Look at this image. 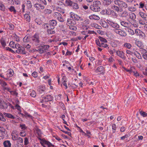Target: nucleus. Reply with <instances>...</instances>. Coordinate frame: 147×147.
<instances>
[{"label":"nucleus","mask_w":147,"mask_h":147,"mask_svg":"<svg viewBox=\"0 0 147 147\" xmlns=\"http://www.w3.org/2000/svg\"><path fill=\"white\" fill-rule=\"evenodd\" d=\"M101 3L98 1H96L93 2V5L90 6V9L92 11L98 12L100 10V6Z\"/></svg>","instance_id":"obj_1"},{"label":"nucleus","mask_w":147,"mask_h":147,"mask_svg":"<svg viewBox=\"0 0 147 147\" xmlns=\"http://www.w3.org/2000/svg\"><path fill=\"white\" fill-rule=\"evenodd\" d=\"M135 3L134 5V6L137 8H143L144 6V4L140 0H136L134 2Z\"/></svg>","instance_id":"obj_2"},{"label":"nucleus","mask_w":147,"mask_h":147,"mask_svg":"<svg viewBox=\"0 0 147 147\" xmlns=\"http://www.w3.org/2000/svg\"><path fill=\"white\" fill-rule=\"evenodd\" d=\"M30 38L35 43H39L40 41L38 35L36 34H35L33 36L31 37Z\"/></svg>","instance_id":"obj_3"},{"label":"nucleus","mask_w":147,"mask_h":147,"mask_svg":"<svg viewBox=\"0 0 147 147\" xmlns=\"http://www.w3.org/2000/svg\"><path fill=\"white\" fill-rule=\"evenodd\" d=\"M54 16L55 18L57 19L59 21L61 22H63L64 20L62 17L60 13L58 12H55L54 13Z\"/></svg>","instance_id":"obj_4"},{"label":"nucleus","mask_w":147,"mask_h":147,"mask_svg":"<svg viewBox=\"0 0 147 147\" xmlns=\"http://www.w3.org/2000/svg\"><path fill=\"white\" fill-rule=\"evenodd\" d=\"M38 138V140H40V141H42L43 142L45 143V144L47 145L48 147H51V146H54V145L52 144L51 143L48 141H47L45 140L42 139L39 137Z\"/></svg>","instance_id":"obj_5"},{"label":"nucleus","mask_w":147,"mask_h":147,"mask_svg":"<svg viewBox=\"0 0 147 147\" xmlns=\"http://www.w3.org/2000/svg\"><path fill=\"white\" fill-rule=\"evenodd\" d=\"M116 54L117 55L121 58L125 59V57H124V54L122 51H116Z\"/></svg>","instance_id":"obj_6"},{"label":"nucleus","mask_w":147,"mask_h":147,"mask_svg":"<svg viewBox=\"0 0 147 147\" xmlns=\"http://www.w3.org/2000/svg\"><path fill=\"white\" fill-rule=\"evenodd\" d=\"M104 68L102 66H100L97 67V69L96 70V72L98 73V72H99L100 74H103V71L104 70Z\"/></svg>","instance_id":"obj_7"},{"label":"nucleus","mask_w":147,"mask_h":147,"mask_svg":"<svg viewBox=\"0 0 147 147\" xmlns=\"http://www.w3.org/2000/svg\"><path fill=\"white\" fill-rule=\"evenodd\" d=\"M0 128H1L0 130L2 135L4 136H7L8 134L7 131L4 128H1V127H0Z\"/></svg>","instance_id":"obj_8"},{"label":"nucleus","mask_w":147,"mask_h":147,"mask_svg":"<svg viewBox=\"0 0 147 147\" xmlns=\"http://www.w3.org/2000/svg\"><path fill=\"white\" fill-rule=\"evenodd\" d=\"M3 145L4 147H11V144L9 140L5 141L3 142Z\"/></svg>","instance_id":"obj_9"},{"label":"nucleus","mask_w":147,"mask_h":147,"mask_svg":"<svg viewBox=\"0 0 147 147\" xmlns=\"http://www.w3.org/2000/svg\"><path fill=\"white\" fill-rule=\"evenodd\" d=\"M139 14L144 20L147 21V15L145 13L142 12H140L139 13Z\"/></svg>","instance_id":"obj_10"},{"label":"nucleus","mask_w":147,"mask_h":147,"mask_svg":"<svg viewBox=\"0 0 147 147\" xmlns=\"http://www.w3.org/2000/svg\"><path fill=\"white\" fill-rule=\"evenodd\" d=\"M49 24V26L50 27H51V26L52 27V28H54V27L57 25V22L56 20H52L50 21Z\"/></svg>","instance_id":"obj_11"},{"label":"nucleus","mask_w":147,"mask_h":147,"mask_svg":"<svg viewBox=\"0 0 147 147\" xmlns=\"http://www.w3.org/2000/svg\"><path fill=\"white\" fill-rule=\"evenodd\" d=\"M4 115L5 116V117H7L9 118H10L13 119L16 118V117H15L14 116L12 115L11 114L9 113H4Z\"/></svg>","instance_id":"obj_12"},{"label":"nucleus","mask_w":147,"mask_h":147,"mask_svg":"<svg viewBox=\"0 0 147 147\" xmlns=\"http://www.w3.org/2000/svg\"><path fill=\"white\" fill-rule=\"evenodd\" d=\"M89 18L91 20H100V18L98 16L93 15L89 17Z\"/></svg>","instance_id":"obj_13"},{"label":"nucleus","mask_w":147,"mask_h":147,"mask_svg":"<svg viewBox=\"0 0 147 147\" xmlns=\"http://www.w3.org/2000/svg\"><path fill=\"white\" fill-rule=\"evenodd\" d=\"M76 24V22L73 20L71 19H68L67 20V25L68 26V24Z\"/></svg>","instance_id":"obj_14"},{"label":"nucleus","mask_w":147,"mask_h":147,"mask_svg":"<svg viewBox=\"0 0 147 147\" xmlns=\"http://www.w3.org/2000/svg\"><path fill=\"white\" fill-rule=\"evenodd\" d=\"M109 25L112 27L115 28V29H118L119 28V25L116 23L111 22L109 24Z\"/></svg>","instance_id":"obj_15"},{"label":"nucleus","mask_w":147,"mask_h":147,"mask_svg":"<svg viewBox=\"0 0 147 147\" xmlns=\"http://www.w3.org/2000/svg\"><path fill=\"white\" fill-rule=\"evenodd\" d=\"M129 16L131 19L133 20H134L136 18V16L135 14L132 12L129 13Z\"/></svg>","instance_id":"obj_16"},{"label":"nucleus","mask_w":147,"mask_h":147,"mask_svg":"<svg viewBox=\"0 0 147 147\" xmlns=\"http://www.w3.org/2000/svg\"><path fill=\"white\" fill-rule=\"evenodd\" d=\"M121 25L125 27H129V23L124 21H122L121 22Z\"/></svg>","instance_id":"obj_17"},{"label":"nucleus","mask_w":147,"mask_h":147,"mask_svg":"<svg viewBox=\"0 0 147 147\" xmlns=\"http://www.w3.org/2000/svg\"><path fill=\"white\" fill-rule=\"evenodd\" d=\"M142 53L143 57L144 59L147 60V51L144 50H143Z\"/></svg>","instance_id":"obj_18"},{"label":"nucleus","mask_w":147,"mask_h":147,"mask_svg":"<svg viewBox=\"0 0 147 147\" xmlns=\"http://www.w3.org/2000/svg\"><path fill=\"white\" fill-rule=\"evenodd\" d=\"M136 7L134 6H129L128 7V9L131 11H135L136 10Z\"/></svg>","instance_id":"obj_19"},{"label":"nucleus","mask_w":147,"mask_h":147,"mask_svg":"<svg viewBox=\"0 0 147 147\" xmlns=\"http://www.w3.org/2000/svg\"><path fill=\"white\" fill-rule=\"evenodd\" d=\"M37 48L38 49L37 50H36L40 53L42 54L44 53V50H43L42 49L43 48L42 46H38Z\"/></svg>","instance_id":"obj_20"},{"label":"nucleus","mask_w":147,"mask_h":147,"mask_svg":"<svg viewBox=\"0 0 147 147\" xmlns=\"http://www.w3.org/2000/svg\"><path fill=\"white\" fill-rule=\"evenodd\" d=\"M30 38L29 35H27L24 38L23 40L25 42H28L30 41Z\"/></svg>","instance_id":"obj_21"},{"label":"nucleus","mask_w":147,"mask_h":147,"mask_svg":"<svg viewBox=\"0 0 147 147\" xmlns=\"http://www.w3.org/2000/svg\"><path fill=\"white\" fill-rule=\"evenodd\" d=\"M129 15L128 12L127 11H125L122 13L121 16L123 17L127 18L129 17Z\"/></svg>","instance_id":"obj_22"},{"label":"nucleus","mask_w":147,"mask_h":147,"mask_svg":"<svg viewBox=\"0 0 147 147\" xmlns=\"http://www.w3.org/2000/svg\"><path fill=\"white\" fill-rule=\"evenodd\" d=\"M111 0H103V3L104 5H109L111 4Z\"/></svg>","instance_id":"obj_23"},{"label":"nucleus","mask_w":147,"mask_h":147,"mask_svg":"<svg viewBox=\"0 0 147 147\" xmlns=\"http://www.w3.org/2000/svg\"><path fill=\"white\" fill-rule=\"evenodd\" d=\"M73 2L71 0H66L65 6H71Z\"/></svg>","instance_id":"obj_24"},{"label":"nucleus","mask_w":147,"mask_h":147,"mask_svg":"<svg viewBox=\"0 0 147 147\" xmlns=\"http://www.w3.org/2000/svg\"><path fill=\"white\" fill-rule=\"evenodd\" d=\"M121 1L120 0H115L114 1L115 5H118L119 7H120L121 4Z\"/></svg>","instance_id":"obj_25"},{"label":"nucleus","mask_w":147,"mask_h":147,"mask_svg":"<svg viewBox=\"0 0 147 147\" xmlns=\"http://www.w3.org/2000/svg\"><path fill=\"white\" fill-rule=\"evenodd\" d=\"M8 8L10 11L11 12H13L14 14L16 13V11L14 6H11L10 7Z\"/></svg>","instance_id":"obj_26"},{"label":"nucleus","mask_w":147,"mask_h":147,"mask_svg":"<svg viewBox=\"0 0 147 147\" xmlns=\"http://www.w3.org/2000/svg\"><path fill=\"white\" fill-rule=\"evenodd\" d=\"M127 7V4L126 3L121 1V4L120 7H121L124 8H126Z\"/></svg>","instance_id":"obj_27"},{"label":"nucleus","mask_w":147,"mask_h":147,"mask_svg":"<svg viewBox=\"0 0 147 147\" xmlns=\"http://www.w3.org/2000/svg\"><path fill=\"white\" fill-rule=\"evenodd\" d=\"M0 42L3 47L4 48L6 45V43L3 38H1L0 40Z\"/></svg>","instance_id":"obj_28"},{"label":"nucleus","mask_w":147,"mask_h":147,"mask_svg":"<svg viewBox=\"0 0 147 147\" xmlns=\"http://www.w3.org/2000/svg\"><path fill=\"white\" fill-rule=\"evenodd\" d=\"M111 8L112 9L118 12L119 11V7L116 5H114L112 6Z\"/></svg>","instance_id":"obj_29"},{"label":"nucleus","mask_w":147,"mask_h":147,"mask_svg":"<svg viewBox=\"0 0 147 147\" xmlns=\"http://www.w3.org/2000/svg\"><path fill=\"white\" fill-rule=\"evenodd\" d=\"M0 120L3 122L6 121V118L4 117V114H2L1 112H0Z\"/></svg>","instance_id":"obj_30"},{"label":"nucleus","mask_w":147,"mask_h":147,"mask_svg":"<svg viewBox=\"0 0 147 147\" xmlns=\"http://www.w3.org/2000/svg\"><path fill=\"white\" fill-rule=\"evenodd\" d=\"M17 140V143L18 144H20L21 145H22L23 144V139L20 138L19 137L18 139Z\"/></svg>","instance_id":"obj_31"},{"label":"nucleus","mask_w":147,"mask_h":147,"mask_svg":"<svg viewBox=\"0 0 147 147\" xmlns=\"http://www.w3.org/2000/svg\"><path fill=\"white\" fill-rule=\"evenodd\" d=\"M53 29V28L50 27L47 30V32L49 34H53L55 33V31L54 30H51V29Z\"/></svg>","instance_id":"obj_32"},{"label":"nucleus","mask_w":147,"mask_h":147,"mask_svg":"<svg viewBox=\"0 0 147 147\" xmlns=\"http://www.w3.org/2000/svg\"><path fill=\"white\" fill-rule=\"evenodd\" d=\"M71 6H72L73 8L75 9H77L79 8V7L78 4L77 3H73Z\"/></svg>","instance_id":"obj_33"},{"label":"nucleus","mask_w":147,"mask_h":147,"mask_svg":"<svg viewBox=\"0 0 147 147\" xmlns=\"http://www.w3.org/2000/svg\"><path fill=\"white\" fill-rule=\"evenodd\" d=\"M36 133L37 134L39 137H40L42 134L41 131L38 128L36 129Z\"/></svg>","instance_id":"obj_34"},{"label":"nucleus","mask_w":147,"mask_h":147,"mask_svg":"<svg viewBox=\"0 0 147 147\" xmlns=\"http://www.w3.org/2000/svg\"><path fill=\"white\" fill-rule=\"evenodd\" d=\"M67 27L68 28H69L71 30H76L77 29L76 28L75 26H74L73 25H68Z\"/></svg>","instance_id":"obj_35"},{"label":"nucleus","mask_w":147,"mask_h":147,"mask_svg":"<svg viewBox=\"0 0 147 147\" xmlns=\"http://www.w3.org/2000/svg\"><path fill=\"white\" fill-rule=\"evenodd\" d=\"M119 34L121 36H125L127 35L126 33L124 31L120 30Z\"/></svg>","instance_id":"obj_36"},{"label":"nucleus","mask_w":147,"mask_h":147,"mask_svg":"<svg viewBox=\"0 0 147 147\" xmlns=\"http://www.w3.org/2000/svg\"><path fill=\"white\" fill-rule=\"evenodd\" d=\"M24 17L27 21L28 22L30 21V17L28 14H25L24 15Z\"/></svg>","instance_id":"obj_37"},{"label":"nucleus","mask_w":147,"mask_h":147,"mask_svg":"<svg viewBox=\"0 0 147 147\" xmlns=\"http://www.w3.org/2000/svg\"><path fill=\"white\" fill-rule=\"evenodd\" d=\"M15 45V43L14 42H13V41H11L9 44V46L11 47H12L13 48H14V45Z\"/></svg>","instance_id":"obj_38"},{"label":"nucleus","mask_w":147,"mask_h":147,"mask_svg":"<svg viewBox=\"0 0 147 147\" xmlns=\"http://www.w3.org/2000/svg\"><path fill=\"white\" fill-rule=\"evenodd\" d=\"M42 47L43 50H44V52L46 50L48 49L49 47V45L42 46Z\"/></svg>","instance_id":"obj_39"},{"label":"nucleus","mask_w":147,"mask_h":147,"mask_svg":"<svg viewBox=\"0 0 147 147\" xmlns=\"http://www.w3.org/2000/svg\"><path fill=\"white\" fill-rule=\"evenodd\" d=\"M0 9L3 11H4L5 10L4 5L1 3H0Z\"/></svg>","instance_id":"obj_40"},{"label":"nucleus","mask_w":147,"mask_h":147,"mask_svg":"<svg viewBox=\"0 0 147 147\" xmlns=\"http://www.w3.org/2000/svg\"><path fill=\"white\" fill-rule=\"evenodd\" d=\"M102 13L104 15H109V12L108 11V10L107 9H105L103 10L102 11Z\"/></svg>","instance_id":"obj_41"},{"label":"nucleus","mask_w":147,"mask_h":147,"mask_svg":"<svg viewBox=\"0 0 147 147\" xmlns=\"http://www.w3.org/2000/svg\"><path fill=\"white\" fill-rule=\"evenodd\" d=\"M98 38L102 42H107V40L104 38L100 36H99Z\"/></svg>","instance_id":"obj_42"},{"label":"nucleus","mask_w":147,"mask_h":147,"mask_svg":"<svg viewBox=\"0 0 147 147\" xmlns=\"http://www.w3.org/2000/svg\"><path fill=\"white\" fill-rule=\"evenodd\" d=\"M124 46L125 47L129 49H130L131 47V45L130 44L128 43H125L124 44Z\"/></svg>","instance_id":"obj_43"},{"label":"nucleus","mask_w":147,"mask_h":147,"mask_svg":"<svg viewBox=\"0 0 147 147\" xmlns=\"http://www.w3.org/2000/svg\"><path fill=\"white\" fill-rule=\"evenodd\" d=\"M2 105V106L1 108L3 109H6L7 108L8 106V104H7L4 101H3V104Z\"/></svg>","instance_id":"obj_44"},{"label":"nucleus","mask_w":147,"mask_h":147,"mask_svg":"<svg viewBox=\"0 0 147 147\" xmlns=\"http://www.w3.org/2000/svg\"><path fill=\"white\" fill-rule=\"evenodd\" d=\"M140 115L143 117H146L147 116V113L142 111H141L140 112Z\"/></svg>","instance_id":"obj_45"},{"label":"nucleus","mask_w":147,"mask_h":147,"mask_svg":"<svg viewBox=\"0 0 147 147\" xmlns=\"http://www.w3.org/2000/svg\"><path fill=\"white\" fill-rule=\"evenodd\" d=\"M111 99V97L108 95L106 96L105 100L107 102H108L109 100Z\"/></svg>","instance_id":"obj_46"},{"label":"nucleus","mask_w":147,"mask_h":147,"mask_svg":"<svg viewBox=\"0 0 147 147\" xmlns=\"http://www.w3.org/2000/svg\"><path fill=\"white\" fill-rule=\"evenodd\" d=\"M74 19L77 20H83V19L81 17L78 16L77 15H76V17L74 16Z\"/></svg>","instance_id":"obj_47"},{"label":"nucleus","mask_w":147,"mask_h":147,"mask_svg":"<svg viewBox=\"0 0 147 147\" xmlns=\"http://www.w3.org/2000/svg\"><path fill=\"white\" fill-rule=\"evenodd\" d=\"M27 4L28 7L29 8H31L32 6V5L31 3V1L29 0H28L27 1Z\"/></svg>","instance_id":"obj_48"},{"label":"nucleus","mask_w":147,"mask_h":147,"mask_svg":"<svg viewBox=\"0 0 147 147\" xmlns=\"http://www.w3.org/2000/svg\"><path fill=\"white\" fill-rule=\"evenodd\" d=\"M39 87V91L41 90L43 92L45 90V87L44 86H40Z\"/></svg>","instance_id":"obj_49"},{"label":"nucleus","mask_w":147,"mask_h":147,"mask_svg":"<svg viewBox=\"0 0 147 147\" xmlns=\"http://www.w3.org/2000/svg\"><path fill=\"white\" fill-rule=\"evenodd\" d=\"M10 92L13 95H15L16 96H18V93L17 92L15 91H10Z\"/></svg>","instance_id":"obj_50"},{"label":"nucleus","mask_w":147,"mask_h":147,"mask_svg":"<svg viewBox=\"0 0 147 147\" xmlns=\"http://www.w3.org/2000/svg\"><path fill=\"white\" fill-rule=\"evenodd\" d=\"M30 95L31 96L33 97H34L36 96V93L34 91H33L31 93H30Z\"/></svg>","instance_id":"obj_51"},{"label":"nucleus","mask_w":147,"mask_h":147,"mask_svg":"<svg viewBox=\"0 0 147 147\" xmlns=\"http://www.w3.org/2000/svg\"><path fill=\"white\" fill-rule=\"evenodd\" d=\"M47 97L49 101H51L53 99V97L51 95H47Z\"/></svg>","instance_id":"obj_52"},{"label":"nucleus","mask_w":147,"mask_h":147,"mask_svg":"<svg viewBox=\"0 0 147 147\" xmlns=\"http://www.w3.org/2000/svg\"><path fill=\"white\" fill-rule=\"evenodd\" d=\"M21 53L23 54H25L26 53V52L25 51V49L24 47H22L21 48Z\"/></svg>","instance_id":"obj_53"},{"label":"nucleus","mask_w":147,"mask_h":147,"mask_svg":"<svg viewBox=\"0 0 147 147\" xmlns=\"http://www.w3.org/2000/svg\"><path fill=\"white\" fill-rule=\"evenodd\" d=\"M96 45L99 47H101V43L100 44L99 39H97L96 40Z\"/></svg>","instance_id":"obj_54"},{"label":"nucleus","mask_w":147,"mask_h":147,"mask_svg":"<svg viewBox=\"0 0 147 147\" xmlns=\"http://www.w3.org/2000/svg\"><path fill=\"white\" fill-rule=\"evenodd\" d=\"M129 135L125 134L124 136L121 137V140H124L125 138L129 137Z\"/></svg>","instance_id":"obj_55"},{"label":"nucleus","mask_w":147,"mask_h":147,"mask_svg":"<svg viewBox=\"0 0 147 147\" xmlns=\"http://www.w3.org/2000/svg\"><path fill=\"white\" fill-rule=\"evenodd\" d=\"M5 49L6 50L9 51L11 52L12 53H15L14 51L12 49H11V48H10L9 47H5Z\"/></svg>","instance_id":"obj_56"},{"label":"nucleus","mask_w":147,"mask_h":147,"mask_svg":"<svg viewBox=\"0 0 147 147\" xmlns=\"http://www.w3.org/2000/svg\"><path fill=\"white\" fill-rule=\"evenodd\" d=\"M42 100L43 101H44L45 102H47L49 101L48 100V98H47V96L44 97H43L42 98Z\"/></svg>","instance_id":"obj_57"},{"label":"nucleus","mask_w":147,"mask_h":147,"mask_svg":"<svg viewBox=\"0 0 147 147\" xmlns=\"http://www.w3.org/2000/svg\"><path fill=\"white\" fill-rule=\"evenodd\" d=\"M58 4L60 5H64V0H60Z\"/></svg>","instance_id":"obj_58"},{"label":"nucleus","mask_w":147,"mask_h":147,"mask_svg":"<svg viewBox=\"0 0 147 147\" xmlns=\"http://www.w3.org/2000/svg\"><path fill=\"white\" fill-rule=\"evenodd\" d=\"M14 38L16 39V41L18 42L20 41L19 37L18 36L15 34L13 36Z\"/></svg>","instance_id":"obj_59"},{"label":"nucleus","mask_w":147,"mask_h":147,"mask_svg":"<svg viewBox=\"0 0 147 147\" xmlns=\"http://www.w3.org/2000/svg\"><path fill=\"white\" fill-rule=\"evenodd\" d=\"M128 32H129V34L131 35H132L134 34V31L132 29H130L128 30Z\"/></svg>","instance_id":"obj_60"},{"label":"nucleus","mask_w":147,"mask_h":147,"mask_svg":"<svg viewBox=\"0 0 147 147\" xmlns=\"http://www.w3.org/2000/svg\"><path fill=\"white\" fill-rule=\"evenodd\" d=\"M20 127L21 128V129L24 130L26 129L27 127H26L24 124H21L20 125Z\"/></svg>","instance_id":"obj_61"},{"label":"nucleus","mask_w":147,"mask_h":147,"mask_svg":"<svg viewBox=\"0 0 147 147\" xmlns=\"http://www.w3.org/2000/svg\"><path fill=\"white\" fill-rule=\"evenodd\" d=\"M24 144L25 145H28V139L27 138H25V140H24Z\"/></svg>","instance_id":"obj_62"},{"label":"nucleus","mask_w":147,"mask_h":147,"mask_svg":"<svg viewBox=\"0 0 147 147\" xmlns=\"http://www.w3.org/2000/svg\"><path fill=\"white\" fill-rule=\"evenodd\" d=\"M52 10L50 9H47L45 10V12H46L48 14L51 13L52 12Z\"/></svg>","instance_id":"obj_63"},{"label":"nucleus","mask_w":147,"mask_h":147,"mask_svg":"<svg viewBox=\"0 0 147 147\" xmlns=\"http://www.w3.org/2000/svg\"><path fill=\"white\" fill-rule=\"evenodd\" d=\"M116 51L114 49L110 50L109 52L110 54H113Z\"/></svg>","instance_id":"obj_64"}]
</instances>
